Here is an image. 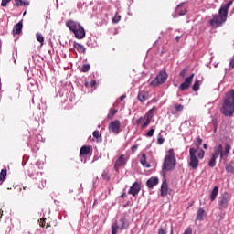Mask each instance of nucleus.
<instances>
[{"label":"nucleus","mask_w":234,"mask_h":234,"mask_svg":"<svg viewBox=\"0 0 234 234\" xmlns=\"http://www.w3.org/2000/svg\"><path fill=\"white\" fill-rule=\"evenodd\" d=\"M233 5V1H229L227 4L221 5L218 11V15H215L210 20L211 27H222L228 19V11L229 6Z\"/></svg>","instance_id":"1"},{"label":"nucleus","mask_w":234,"mask_h":234,"mask_svg":"<svg viewBox=\"0 0 234 234\" xmlns=\"http://www.w3.org/2000/svg\"><path fill=\"white\" fill-rule=\"evenodd\" d=\"M224 116H233L234 114V90L228 92L224 99L223 107L221 109Z\"/></svg>","instance_id":"2"},{"label":"nucleus","mask_w":234,"mask_h":234,"mask_svg":"<svg viewBox=\"0 0 234 234\" xmlns=\"http://www.w3.org/2000/svg\"><path fill=\"white\" fill-rule=\"evenodd\" d=\"M176 167V157H175V150L173 148L169 149L167 154L165 157L163 163V173H168V171H173Z\"/></svg>","instance_id":"3"},{"label":"nucleus","mask_w":234,"mask_h":234,"mask_svg":"<svg viewBox=\"0 0 234 234\" xmlns=\"http://www.w3.org/2000/svg\"><path fill=\"white\" fill-rule=\"evenodd\" d=\"M66 27L70 30V32L74 33L77 39H83L85 37V28H83L80 23L69 20L66 22Z\"/></svg>","instance_id":"4"},{"label":"nucleus","mask_w":234,"mask_h":234,"mask_svg":"<svg viewBox=\"0 0 234 234\" xmlns=\"http://www.w3.org/2000/svg\"><path fill=\"white\" fill-rule=\"evenodd\" d=\"M200 162L198 161V157H197V149L190 148L189 150V162L188 165L191 169H198V165Z\"/></svg>","instance_id":"5"},{"label":"nucleus","mask_w":234,"mask_h":234,"mask_svg":"<svg viewBox=\"0 0 234 234\" xmlns=\"http://www.w3.org/2000/svg\"><path fill=\"white\" fill-rule=\"evenodd\" d=\"M167 78L168 75L165 70L160 71L156 78L151 82L152 87H158L159 85H163V83L167 81Z\"/></svg>","instance_id":"6"},{"label":"nucleus","mask_w":234,"mask_h":234,"mask_svg":"<svg viewBox=\"0 0 234 234\" xmlns=\"http://www.w3.org/2000/svg\"><path fill=\"white\" fill-rule=\"evenodd\" d=\"M193 78H195V73H192L189 77H186L185 79V81L180 84L178 89L179 90H181V92H184V90H187L191 88V84L193 83Z\"/></svg>","instance_id":"7"},{"label":"nucleus","mask_w":234,"mask_h":234,"mask_svg":"<svg viewBox=\"0 0 234 234\" xmlns=\"http://www.w3.org/2000/svg\"><path fill=\"white\" fill-rule=\"evenodd\" d=\"M218 202L219 209H226V207H228V202H229V195H228V193H224L221 197H219Z\"/></svg>","instance_id":"8"},{"label":"nucleus","mask_w":234,"mask_h":234,"mask_svg":"<svg viewBox=\"0 0 234 234\" xmlns=\"http://www.w3.org/2000/svg\"><path fill=\"white\" fill-rule=\"evenodd\" d=\"M212 156L218 158V156L221 158H224V147L222 146V144H218L217 146L214 147V154H212Z\"/></svg>","instance_id":"9"},{"label":"nucleus","mask_w":234,"mask_h":234,"mask_svg":"<svg viewBox=\"0 0 234 234\" xmlns=\"http://www.w3.org/2000/svg\"><path fill=\"white\" fill-rule=\"evenodd\" d=\"M142 187L140 186V183L135 182L129 189L128 193L129 195H133V197H136L138 193H140V190Z\"/></svg>","instance_id":"10"},{"label":"nucleus","mask_w":234,"mask_h":234,"mask_svg":"<svg viewBox=\"0 0 234 234\" xmlns=\"http://www.w3.org/2000/svg\"><path fill=\"white\" fill-rule=\"evenodd\" d=\"M129 160V154H122L118 158V167H125L127 161Z\"/></svg>","instance_id":"11"},{"label":"nucleus","mask_w":234,"mask_h":234,"mask_svg":"<svg viewBox=\"0 0 234 234\" xmlns=\"http://www.w3.org/2000/svg\"><path fill=\"white\" fill-rule=\"evenodd\" d=\"M159 179L158 177H151L147 180L146 186L149 189H153L154 186H158Z\"/></svg>","instance_id":"12"},{"label":"nucleus","mask_w":234,"mask_h":234,"mask_svg":"<svg viewBox=\"0 0 234 234\" xmlns=\"http://www.w3.org/2000/svg\"><path fill=\"white\" fill-rule=\"evenodd\" d=\"M73 48H76L79 54H85V52L87 51V48H85V46L78 42H73Z\"/></svg>","instance_id":"13"},{"label":"nucleus","mask_w":234,"mask_h":234,"mask_svg":"<svg viewBox=\"0 0 234 234\" xmlns=\"http://www.w3.org/2000/svg\"><path fill=\"white\" fill-rule=\"evenodd\" d=\"M167 193H169V186L167 181H164L161 185V197H167Z\"/></svg>","instance_id":"14"},{"label":"nucleus","mask_w":234,"mask_h":234,"mask_svg":"<svg viewBox=\"0 0 234 234\" xmlns=\"http://www.w3.org/2000/svg\"><path fill=\"white\" fill-rule=\"evenodd\" d=\"M153 112H154V109L149 110L148 115H147V119H146V121L144 122V123H143L142 129H145V127H147L148 125H150V123H151V119L153 118V115H152Z\"/></svg>","instance_id":"15"},{"label":"nucleus","mask_w":234,"mask_h":234,"mask_svg":"<svg viewBox=\"0 0 234 234\" xmlns=\"http://www.w3.org/2000/svg\"><path fill=\"white\" fill-rule=\"evenodd\" d=\"M109 131L110 133H115V134H118V120H115L110 123Z\"/></svg>","instance_id":"16"},{"label":"nucleus","mask_w":234,"mask_h":234,"mask_svg":"<svg viewBox=\"0 0 234 234\" xmlns=\"http://www.w3.org/2000/svg\"><path fill=\"white\" fill-rule=\"evenodd\" d=\"M139 101L144 102L145 100H149V92L147 91H139L137 96Z\"/></svg>","instance_id":"17"},{"label":"nucleus","mask_w":234,"mask_h":234,"mask_svg":"<svg viewBox=\"0 0 234 234\" xmlns=\"http://www.w3.org/2000/svg\"><path fill=\"white\" fill-rule=\"evenodd\" d=\"M140 162L143 167H146V169H149V167H151V165L147 162V155L145 154H142Z\"/></svg>","instance_id":"18"},{"label":"nucleus","mask_w":234,"mask_h":234,"mask_svg":"<svg viewBox=\"0 0 234 234\" xmlns=\"http://www.w3.org/2000/svg\"><path fill=\"white\" fill-rule=\"evenodd\" d=\"M204 217H206V210H204V208H199L196 219L204 220Z\"/></svg>","instance_id":"19"},{"label":"nucleus","mask_w":234,"mask_h":234,"mask_svg":"<svg viewBox=\"0 0 234 234\" xmlns=\"http://www.w3.org/2000/svg\"><path fill=\"white\" fill-rule=\"evenodd\" d=\"M90 153V146H82L80 150V156H85V154H89Z\"/></svg>","instance_id":"20"},{"label":"nucleus","mask_w":234,"mask_h":234,"mask_svg":"<svg viewBox=\"0 0 234 234\" xmlns=\"http://www.w3.org/2000/svg\"><path fill=\"white\" fill-rule=\"evenodd\" d=\"M101 178L105 182H109V180H111V175H109V169L106 168L103 170V172L101 174Z\"/></svg>","instance_id":"21"},{"label":"nucleus","mask_w":234,"mask_h":234,"mask_svg":"<svg viewBox=\"0 0 234 234\" xmlns=\"http://www.w3.org/2000/svg\"><path fill=\"white\" fill-rule=\"evenodd\" d=\"M218 195V186H215L211 192L210 195V200L213 202L214 200L217 199V197Z\"/></svg>","instance_id":"22"},{"label":"nucleus","mask_w":234,"mask_h":234,"mask_svg":"<svg viewBox=\"0 0 234 234\" xmlns=\"http://www.w3.org/2000/svg\"><path fill=\"white\" fill-rule=\"evenodd\" d=\"M15 34H21L22 30H23V22L20 21L18 22L16 26H15Z\"/></svg>","instance_id":"23"},{"label":"nucleus","mask_w":234,"mask_h":234,"mask_svg":"<svg viewBox=\"0 0 234 234\" xmlns=\"http://www.w3.org/2000/svg\"><path fill=\"white\" fill-rule=\"evenodd\" d=\"M182 6H184V3L177 5L176 14H178V16H186V14L187 13V10L186 9L180 10Z\"/></svg>","instance_id":"24"},{"label":"nucleus","mask_w":234,"mask_h":234,"mask_svg":"<svg viewBox=\"0 0 234 234\" xmlns=\"http://www.w3.org/2000/svg\"><path fill=\"white\" fill-rule=\"evenodd\" d=\"M112 234H118V221L115 220L112 225Z\"/></svg>","instance_id":"25"},{"label":"nucleus","mask_w":234,"mask_h":234,"mask_svg":"<svg viewBox=\"0 0 234 234\" xmlns=\"http://www.w3.org/2000/svg\"><path fill=\"white\" fill-rule=\"evenodd\" d=\"M36 37L37 41H38V43H40L41 45L45 43V37H43V35H41V33H37Z\"/></svg>","instance_id":"26"},{"label":"nucleus","mask_w":234,"mask_h":234,"mask_svg":"<svg viewBox=\"0 0 234 234\" xmlns=\"http://www.w3.org/2000/svg\"><path fill=\"white\" fill-rule=\"evenodd\" d=\"M6 169H2L0 172V182L3 184V181L6 178Z\"/></svg>","instance_id":"27"},{"label":"nucleus","mask_w":234,"mask_h":234,"mask_svg":"<svg viewBox=\"0 0 234 234\" xmlns=\"http://www.w3.org/2000/svg\"><path fill=\"white\" fill-rule=\"evenodd\" d=\"M209 167H215L217 165V157L212 155L211 159L208 162Z\"/></svg>","instance_id":"28"},{"label":"nucleus","mask_w":234,"mask_h":234,"mask_svg":"<svg viewBox=\"0 0 234 234\" xmlns=\"http://www.w3.org/2000/svg\"><path fill=\"white\" fill-rule=\"evenodd\" d=\"M120 222H121V226L119 228H121V229H123L124 228H127V226H129V223L125 218H121Z\"/></svg>","instance_id":"29"},{"label":"nucleus","mask_w":234,"mask_h":234,"mask_svg":"<svg viewBox=\"0 0 234 234\" xmlns=\"http://www.w3.org/2000/svg\"><path fill=\"white\" fill-rule=\"evenodd\" d=\"M229 151H231V146L229 144H226L225 151H223L224 156L228 157L229 155Z\"/></svg>","instance_id":"30"},{"label":"nucleus","mask_w":234,"mask_h":234,"mask_svg":"<svg viewBox=\"0 0 234 234\" xmlns=\"http://www.w3.org/2000/svg\"><path fill=\"white\" fill-rule=\"evenodd\" d=\"M15 5L16 6H27V2L23 1V0H15Z\"/></svg>","instance_id":"31"},{"label":"nucleus","mask_w":234,"mask_h":234,"mask_svg":"<svg viewBox=\"0 0 234 234\" xmlns=\"http://www.w3.org/2000/svg\"><path fill=\"white\" fill-rule=\"evenodd\" d=\"M200 89V81L197 80L193 85V90L194 92H197Z\"/></svg>","instance_id":"32"},{"label":"nucleus","mask_w":234,"mask_h":234,"mask_svg":"<svg viewBox=\"0 0 234 234\" xmlns=\"http://www.w3.org/2000/svg\"><path fill=\"white\" fill-rule=\"evenodd\" d=\"M90 70V64H84L81 67V72H89Z\"/></svg>","instance_id":"33"},{"label":"nucleus","mask_w":234,"mask_h":234,"mask_svg":"<svg viewBox=\"0 0 234 234\" xmlns=\"http://www.w3.org/2000/svg\"><path fill=\"white\" fill-rule=\"evenodd\" d=\"M227 173H231V175H234V166L231 165V164L228 165L226 166Z\"/></svg>","instance_id":"34"},{"label":"nucleus","mask_w":234,"mask_h":234,"mask_svg":"<svg viewBox=\"0 0 234 234\" xmlns=\"http://www.w3.org/2000/svg\"><path fill=\"white\" fill-rule=\"evenodd\" d=\"M154 135V128H151L149 132L146 133L145 136H147V138H153V136Z\"/></svg>","instance_id":"35"},{"label":"nucleus","mask_w":234,"mask_h":234,"mask_svg":"<svg viewBox=\"0 0 234 234\" xmlns=\"http://www.w3.org/2000/svg\"><path fill=\"white\" fill-rule=\"evenodd\" d=\"M174 108H175L176 111H177V112L184 111V105H182V104L176 103V104H175Z\"/></svg>","instance_id":"36"},{"label":"nucleus","mask_w":234,"mask_h":234,"mask_svg":"<svg viewBox=\"0 0 234 234\" xmlns=\"http://www.w3.org/2000/svg\"><path fill=\"white\" fill-rule=\"evenodd\" d=\"M201 145H202V138L197 137L196 141V147H197V149H200Z\"/></svg>","instance_id":"37"},{"label":"nucleus","mask_w":234,"mask_h":234,"mask_svg":"<svg viewBox=\"0 0 234 234\" xmlns=\"http://www.w3.org/2000/svg\"><path fill=\"white\" fill-rule=\"evenodd\" d=\"M186 74H187V69L186 68H185L180 71L179 76H181V78H186Z\"/></svg>","instance_id":"38"},{"label":"nucleus","mask_w":234,"mask_h":234,"mask_svg":"<svg viewBox=\"0 0 234 234\" xmlns=\"http://www.w3.org/2000/svg\"><path fill=\"white\" fill-rule=\"evenodd\" d=\"M205 154H206V152H204V150H200V152H199L198 154H197L199 160H203Z\"/></svg>","instance_id":"39"},{"label":"nucleus","mask_w":234,"mask_h":234,"mask_svg":"<svg viewBox=\"0 0 234 234\" xmlns=\"http://www.w3.org/2000/svg\"><path fill=\"white\" fill-rule=\"evenodd\" d=\"M116 112H118V111L112 109V110L110 111L109 114H108V118H109V119L112 118V116H114V114H116Z\"/></svg>","instance_id":"40"},{"label":"nucleus","mask_w":234,"mask_h":234,"mask_svg":"<svg viewBox=\"0 0 234 234\" xmlns=\"http://www.w3.org/2000/svg\"><path fill=\"white\" fill-rule=\"evenodd\" d=\"M113 164H114V169L115 171H118V157H114L112 160Z\"/></svg>","instance_id":"41"},{"label":"nucleus","mask_w":234,"mask_h":234,"mask_svg":"<svg viewBox=\"0 0 234 234\" xmlns=\"http://www.w3.org/2000/svg\"><path fill=\"white\" fill-rule=\"evenodd\" d=\"M93 138H96L97 140H98V138H101V134H100L99 131L93 132Z\"/></svg>","instance_id":"42"},{"label":"nucleus","mask_w":234,"mask_h":234,"mask_svg":"<svg viewBox=\"0 0 234 234\" xmlns=\"http://www.w3.org/2000/svg\"><path fill=\"white\" fill-rule=\"evenodd\" d=\"M144 122H145V117H140L136 120V124L140 125V123H144Z\"/></svg>","instance_id":"43"},{"label":"nucleus","mask_w":234,"mask_h":234,"mask_svg":"<svg viewBox=\"0 0 234 234\" xmlns=\"http://www.w3.org/2000/svg\"><path fill=\"white\" fill-rule=\"evenodd\" d=\"M158 234H167V229L160 228Z\"/></svg>","instance_id":"44"},{"label":"nucleus","mask_w":234,"mask_h":234,"mask_svg":"<svg viewBox=\"0 0 234 234\" xmlns=\"http://www.w3.org/2000/svg\"><path fill=\"white\" fill-rule=\"evenodd\" d=\"M11 0H2L1 6L5 7Z\"/></svg>","instance_id":"45"},{"label":"nucleus","mask_w":234,"mask_h":234,"mask_svg":"<svg viewBox=\"0 0 234 234\" xmlns=\"http://www.w3.org/2000/svg\"><path fill=\"white\" fill-rule=\"evenodd\" d=\"M165 141V139H164V137H159V138L157 139V144H158V145H162Z\"/></svg>","instance_id":"46"},{"label":"nucleus","mask_w":234,"mask_h":234,"mask_svg":"<svg viewBox=\"0 0 234 234\" xmlns=\"http://www.w3.org/2000/svg\"><path fill=\"white\" fill-rule=\"evenodd\" d=\"M112 23H118V12L115 13V16L112 18Z\"/></svg>","instance_id":"47"},{"label":"nucleus","mask_w":234,"mask_h":234,"mask_svg":"<svg viewBox=\"0 0 234 234\" xmlns=\"http://www.w3.org/2000/svg\"><path fill=\"white\" fill-rule=\"evenodd\" d=\"M42 185L41 186H39V187H40V189H43V187H45L46 186H47V180H43L42 179Z\"/></svg>","instance_id":"48"},{"label":"nucleus","mask_w":234,"mask_h":234,"mask_svg":"<svg viewBox=\"0 0 234 234\" xmlns=\"http://www.w3.org/2000/svg\"><path fill=\"white\" fill-rule=\"evenodd\" d=\"M39 222H40L41 228H45V224H46L45 219H40Z\"/></svg>","instance_id":"49"},{"label":"nucleus","mask_w":234,"mask_h":234,"mask_svg":"<svg viewBox=\"0 0 234 234\" xmlns=\"http://www.w3.org/2000/svg\"><path fill=\"white\" fill-rule=\"evenodd\" d=\"M229 67H231V69H234V57L231 58L229 62Z\"/></svg>","instance_id":"50"},{"label":"nucleus","mask_w":234,"mask_h":234,"mask_svg":"<svg viewBox=\"0 0 234 234\" xmlns=\"http://www.w3.org/2000/svg\"><path fill=\"white\" fill-rule=\"evenodd\" d=\"M137 149H138V145L132 146V153H136Z\"/></svg>","instance_id":"51"},{"label":"nucleus","mask_w":234,"mask_h":234,"mask_svg":"<svg viewBox=\"0 0 234 234\" xmlns=\"http://www.w3.org/2000/svg\"><path fill=\"white\" fill-rule=\"evenodd\" d=\"M127 98V95H122L121 97H120V101H123V100H125Z\"/></svg>","instance_id":"52"},{"label":"nucleus","mask_w":234,"mask_h":234,"mask_svg":"<svg viewBox=\"0 0 234 234\" xmlns=\"http://www.w3.org/2000/svg\"><path fill=\"white\" fill-rule=\"evenodd\" d=\"M96 182H98V176L96 177L95 180H93V187H96Z\"/></svg>","instance_id":"53"},{"label":"nucleus","mask_w":234,"mask_h":234,"mask_svg":"<svg viewBox=\"0 0 234 234\" xmlns=\"http://www.w3.org/2000/svg\"><path fill=\"white\" fill-rule=\"evenodd\" d=\"M90 85L91 87H94V85H96V80H91Z\"/></svg>","instance_id":"54"},{"label":"nucleus","mask_w":234,"mask_h":234,"mask_svg":"<svg viewBox=\"0 0 234 234\" xmlns=\"http://www.w3.org/2000/svg\"><path fill=\"white\" fill-rule=\"evenodd\" d=\"M182 38V37H180V36H177L176 37V41H180V39Z\"/></svg>","instance_id":"55"},{"label":"nucleus","mask_w":234,"mask_h":234,"mask_svg":"<svg viewBox=\"0 0 234 234\" xmlns=\"http://www.w3.org/2000/svg\"><path fill=\"white\" fill-rule=\"evenodd\" d=\"M203 147H204V149H208V145L207 144H203Z\"/></svg>","instance_id":"56"},{"label":"nucleus","mask_w":234,"mask_h":234,"mask_svg":"<svg viewBox=\"0 0 234 234\" xmlns=\"http://www.w3.org/2000/svg\"><path fill=\"white\" fill-rule=\"evenodd\" d=\"M122 198H125V193L121 195Z\"/></svg>","instance_id":"57"},{"label":"nucleus","mask_w":234,"mask_h":234,"mask_svg":"<svg viewBox=\"0 0 234 234\" xmlns=\"http://www.w3.org/2000/svg\"><path fill=\"white\" fill-rule=\"evenodd\" d=\"M120 19H121V16H118V21H120Z\"/></svg>","instance_id":"58"},{"label":"nucleus","mask_w":234,"mask_h":234,"mask_svg":"<svg viewBox=\"0 0 234 234\" xmlns=\"http://www.w3.org/2000/svg\"><path fill=\"white\" fill-rule=\"evenodd\" d=\"M48 228H50V224H48Z\"/></svg>","instance_id":"59"},{"label":"nucleus","mask_w":234,"mask_h":234,"mask_svg":"<svg viewBox=\"0 0 234 234\" xmlns=\"http://www.w3.org/2000/svg\"><path fill=\"white\" fill-rule=\"evenodd\" d=\"M171 234H173V229H171Z\"/></svg>","instance_id":"60"},{"label":"nucleus","mask_w":234,"mask_h":234,"mask_svg":"<svg viewBox=\"0 0 234 234\" xmlns=\"http://www.w3.org/2000/svg\"><path fill=\"white\" fill-rule=\"evenodd\" d=\"M14 62L16 63V59L14 60Z\"/></svg>","instance_id":"61"}]
</instances>
